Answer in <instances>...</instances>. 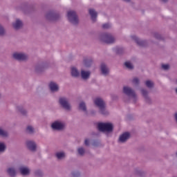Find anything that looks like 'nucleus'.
I'll return each instance as SVG.
<instances>
[{
  "label": "nucleus",
  "instance_id": "8",
  "mask_svg": "<svg viewBox=\"0 0 177 177\" xmlns=\"http://www.w3.org/2000/svg\"><path fill=\"white\" fill-rule=\"evenodd\" d=\"M59 17L60 15L59 12H55L53 11H50L46 15L47 20H57Z\"/></svg>",
  "mask_w": 177,
  "mask_h": 177
},
{
  "label": "nucleus",
  "instance_id": "21",
  "mask_svg": "<svg viewBox=\"0 0 177 177\" xmlns=\"http://www.w3.org/2000/svg\"><path fill=\"white\" fill-rule=\"evenodd\" d=\"M19 171L21 175H28V174H30V169L27 167H19Z\"/></svg>",
  "mask_w": 177,
  "mask_h": 177
},
{
  "label": "nucleus",
  "instance_id": "37",
  "mask_svg": "<svg viewBox=\"0 0 177 177\" xmlns=\"http://www.w3.org/2000/svg\"><path fill=\"white\" fill-rule=\"evenodd\" d=\"M133 84L135 85H139V79H138V77L133 79Z\"/></svg>",
  "mask_w": 177,
  "mask_h": 177
},
{
  "label": "nucleus",
  "instance_id": "23",
  "mask_svg": "<svg viewBox=\"0 0 177 177\" xmlns=\"http://www.w3.org/2000/svg\"><path fill=\"white\" fill-rule=\"evenodd\" d=\"M79 109L80 110H82L84 113H86V104H85V102H80L79 104Z\"/></svg>",
  "mask_w": 177,
  "mask_h": 177
},
{
  "label": "nucleus",
  "instance_id": "33",
  "mask_svg": "<svg viewBox=\"0 0 177 177\" xmlns=\"http://www.w3.org/2000/svg\"><path fill=\"white\" fill-rule=\"evenodd\" d=\"M26 131L28 133H34V128L32 126H28Z\"/></svg>",
  "mask_w": 177,
  "mask_h": 177
},
{
  "label": "nucleus",
  "instance_id": "12",
  "mask_svg": "<svg viewBox=\"0 0 177 177\" xmlns=\"http://www.w3.org/2000/svg\"><path fill=\"white\" fill-rule=\"evenodd\" d=\"M100 70L103 75H109V73H110V69H109V67L104 63L101 64Z\"/></svg>",
  "mask_w": 177,
  "mask_h": 177
},
{
  "label": "nucleus",
  "instance_id": "19",
  "mask_svg": "<svg viewBox=\"0 0 177 177\" xmlns=\"http://www.w3.org/2000/svg\"><path fill=\"white\" fill-rule=\"evenodd\" d=\"M81 77L82 80H88L91 77L90 71H85L84 70L81 71Z\"/></svg>",
  "mask_w": 177,
  "mask_h": 177
},
{
  "label": "nucleus",
  "instance_id": "36",
  "mask_svg": "<svg viewBox=\"0 0 177 177\" xmlns=\"http://www.w3.org/2000/svg\"><path fill=\"white\" fill-rule=\"evenodd\" d=\"M110 27H111L110 24H104L102 25V28H104V30H107V28H110Z\"/></svg>",
  "mask_w": 177,
  "mask_h": 177
},
{
  "label": "nucleus",
  "instance_id": "38",
  "mask_svg": "<svg viewBox=\"0 0 177 177\" xmlns=\"http://www.w3.org/2000/svg\"><path fill=\"white\" fill-rule=\"evenodd\" d=\"M154 37L156 38V39H162V37L158 33H155Z\"/></svg>",
  "mask_w": 177,
  "mask_h": 177
},
{
  "label": "nucleus",
  "instance_id": "25",
  "mask_svg": "<svg viewBox=\"0 0 177 177\" xmlns=\"http://www.w3.org/2000/svg\"><path fill=\"white\" fill-rule=\"evenodd\" d=\"M84 65L86 67H91L92 65V59H84Z\"/></svg>",
  "mask_w": 177,
  "mask_h": 177
},
{
  "label": "nucleus",
  "instance_id": "43",
  "mask_svg": "<svg viewBox=\"0 0 177 177\" xmlns=\"http://www.w3.org/2000/svg\"><path fill=\"white\" fill-rule=\"evenodd\" d=\"M124 2H131V0H123Z\"/></svg>",
  "mask_w": 177,
  "mask_h": 177
},
{
  "label": "nucleus",
  "instance_id": "44",
  "mask_svg": "<svg viewBox=\"0 0 177 177\" xmlns=\"http://www.w3.org/2000/svg\"><path fill=\"white\" fill-rule=\"evenodd\" d=\"M162 2H167V0H162Z\"/></svg>",
  "mask_w": 177,
  "mask_h": 177
},
{
  "label": "nucleus",
  "instance_id": "26",
  "mask_svg": "<svg viewBox=\"0 0 177 177\" xmlns=\"http://www.w3.org/2000/svg\"><path fill=\"white\" fill-rule=\"evenodd\" d=\"M0 136H3V138H6L8 136V131H4L2 128L0 127Z\"/></svg>",
  "mask_w": 177,
  "mask_h": 177
},
{
  "label": "nucleus",
  "instance_id": "42",
  "mask_svg": "<svg viewBox=\"0 0 177 177\" xmlns=\"http://www.w3.org/2000/svg\"><path fill=\"white\" fill-rule=\"evenodd\" d=\"M136 174H137V175H142V171H137Z\"/></svg>",
  "mask_w": 177,
  "mask_h": 177
},
{
  "label": "nucleus",
  "instance_id": "20",
  "mask_svg": "<svg viewBox=\"0 0 177 177\" xmlns=\"http://www.w3.org/2000/svg\"><path fill=\"white\" fill-rule=\"evenodd\" d=\"M7 173L11 177H15L16 176V169L13 167H10L7 169Z\"/></svg>",
  "mask_w": 177,
  "mask_h": 177
},
{
  "label": "nucleus",
  "instance_id": "4",
  "mask_svg": "<svg viewBox=\"0 0 177 177\" xmlns=\"http://www.w3.org/2000/svg\"><path fill=\"white\" fill-rule=\"evenodd\" d=\"M51 128L54 131H63L66 128V123L61 120H56L52 123Z\"/></svg>",
  "mask_w": 177,
  "mask_h": 177
},
{
  "label": "nucleus",
  "instance_id": "2",
  "mask_svg": "<svg viewBox=\"0 0 177 177\" xmlns=\"http://www.w3.org/2000/svg\"><path fill=\"white\" fill-rule=\"evenodd\" d=\"M100 40L104 44H114L115 38L110 33H102L100 35Z\"/></svg>",
  "mask_w": 177,
  "mask_h": 177
},
{
  "label": "nucleus",
  "instance_id": "31",
  "mask_svg": "<svg viewBox=\"0 0 177 177\" xmlns=\"http://www.w3.org/2000/svg\"><path fill=\"white\" fill-rule=\"evenodd\" d=\"M145 85L147 88H153V85H154V84L151 81L147 80L145 82Z\"/></svg>",
  "mask_w": 177,
  "mask_h": 177
},
{
  "label": "nucleus",
  "instance_id": "18",
  "mask_svg": "<svg viewBox=\"0 0 177 177\" xmlns=\"http://www.w3.org/2000/svg\"><path fill=\"white\" fill-rule=\"evenodd\" d=\"M15 30H20L23 26V22L20 19H17L16 21L12 24Z\"/></svg>",
  "mask_w": 177,
  "mask_h": 177
},
{
  "label": "nucleus",
  "instance_id": "10",
  "mask_svg": "<svg viewBox=\"0 0 177 177\" xmlns=\"http://www.w3.org/2000/svg\"><path fill=\"white\" fill-rule=\"evenodd\" d=\"M131 38L139 45V46H146V45H147V42L146 41L140 40V39L138 38L136 35L131 36Z\"/></svg>",
  "mask_w": 177,
  "mask_h": 177
},
{
  "label": "nucleus",
  "instance_id": "39",
  "mask_svg": "<svg viewBox=\"0 0 177 177\" xmlns=\"http://www.w3.org/2000/svg\"><path fill=\"white\" fill-rule=\"evenodd\" d=\"M162 68H163V70H169V64H162Z\"/></svg>",
  "mask_w": 177,
  "mask_h": 177
},
{
  "label": "nucleus",
  "instance_id": "34",
  "mask_svg": "<svg viewBox=\"0 0 177 177\" xmlns=\"http://www.w3.org/2000/svg\"><path fill=\"white\" fill-rule=\"evenodd\" d=\"M3 35H5V29L3 26L0 25V37H3Z\"/></svg>",
  "mask_w": 177,
  "mask_h": 177
},
{
  "label": "nucleus",
  "instance_id": "28",
  "mask_svg": "<svg viewBox=\"0 0 177 177\" xmlns=\"http://www.w3.org/2000/svg\"><path fill=\"white\" fill-rule=\"evenodd\" d=\"M6 150V145L3 142H0V153H3Z\"/></svg>",
  "mask_w": 177,
  "mask_h": 177
},
{
  "label": "nucleus",
  "instance_id": "6",
  "mask_svg": "<svg viewBox=\"0 0 177 177\" xmlns=\"http://www.w3.org/2000/svg\"><path fill=\"white\" fill-rule=\"evenodd\" d=\"M59 103L63 109L65 110H71V105L70 104V102H68V99L66 97H61L59 99Z\"/></svg>",
  "mask_w": 177,
  "mask_h": 177
},
{
  "label": "nucleus",
  "instance_id": "9",
  "mask_svg": "<svg viewBox=\"0 0 177 177\" xmlns=\"http://www.w3.org/2000/svg\"><path fill=\"white\" fill-rule=\"evenodd\" d=\"M13 57L16 60H19V61H24V60H27L28 59V56L26 55L25 53H15L13 54Z\"/></svg>",
  "mask_w": 177,
  "mask_h": 177
},
{
  "label": "nucleus",
  "instance_id": "17",
  "mask_svg": "<svg viewBox=\"0 0 177 177\" xmlns=\"http://www.w3.org/2000/svg\"><path fill=\"white\" fill-rule=\"evenodd\" d=\"M88 12L91 17V20L94 22L96 21V19L97 18V12L93 9H89Z\"/></svg>",
  "mask_w": 177,
  "mask_h": 177
},
{
  "label": "nucleus",
  "instance_id": "14",
  "mask_svg": "<svg viewBox=\"0 0 177 177\" xmlns=\"http://www.w3.org/2000/svg\"><path fill=\"white\" fill-rule=\"evenodd\" d=\"M141 93L143 97H145L147 103H151V100L149 97V92L147 91V90L141 89Z\"/></svg>",
  "mask_w": 177,
  "mask_h": 177
},
{
  "label": "nucleus",
  "instance_id": "5",
  "mask_svg": "<svg viewBox=\"0 0 177 177\" xmlns=\"http://www.w3.org/2000/svg\"><path fill=\"white\" fill-rule=\"evenodd\" d=\"M67 16L70 23L75 25L78 24V15L75 11H68Z\"/></svg>",
  "mask_w": 177,
  "mask_h": 177
},
{
  "label": "nucleus",
  "instance_id": "41",
  "mask_svg": "<svg viewBox=\"0 0 177 177\" xmlns=\"http://www.w3.org/2000/svg\"><path fill=\"white\" fill-rule=\"evenodd\" d=\"M84 145L85 146H89V139H86L84 140Z\"/></svg>",
  "mask_w": 177,
  "mask_h": 177
},
{
  "label": "nucleus",
  "instance_id": "35",
  "mask_svg": "<svg viewBox=\"0 0 177 177\" xmlns=\"http://www.w3.org/2000/svg\"><path fill=\"white\" fill-rule=\"evenodd\" d=\"M35 174L36 176H42L44 175V173H42V171L41 170H37L35 171Z\"/></svg>",
  "mask_w": 177,
  "mask_h": 177
},
{
  "label": "nucleus",
  "instance_id": "32",
  "mask_svg": "<svg viewBox=\"0 0 177 177\" xmlns=\"http://www.w3.org/2000/svg\"><path fill=\"white\" fill-rule=\"evenodd\" d=\"M77 152L80 156H84V154H85V149H84L83 147L78 148Z\"/></svg>",
  "mask_w": 177,
  "mask_h": 177
},
{
  "label": "nucleus",
  "instance_id": "27",
  "mask_svg": "<svg viewBox=\"0 0 177 177\" xmlns=\"http://www.w3.org/2000/svg\"><path fill=\"white\" fill-rule=\"evenodd\" d=\"M124 66L127 67V68H129V70H132L133 68V65L129 62H126L124 63Z\"/></svg>",
  "mask_w": 177,
  "mask_h": 177
},
{
  "label": "nucleus",
  "instance_id": "15",
  "mask_svg": "<svg viewBox=\"0 0 177 177\" xmlns=\"http://www.w3.org/2000/svg\"><path fill=\"white\" fill-rule=\"evenodd\" d=\"M71 74L74 78H78L81 73L79 72L78 69L75 67H72L71 69Z\"/></svg>",
  "mask_w": 177,
  "mask_h": 177
},
{
  "label": "nucleus",
  "instance_id": "40",
  "mask_svg": "<svg viewBox=\"0 0 177 177\" xmlns=\"http://www.w3.org/2000/svg\"><path fill=\"white\" fill-rule=\"evenodd\" d=\"M72 176L73 177H79L80 176V172H78V171H73L72 173Z\"/></svg>",
  "mask_w": 177,
  "mask_h": 177
},
{
  "label": "nucleus",
  "instance_id": "13",
  "mask_svg": "<svg viewBox=\"0 0 177 177\" xmlns=\"http://www.w3.org/2000/svg\"><path fill=\"white\" fill-rule=\"evenodd\" d=\"M26 146L28 149H29V150H30L31 151H35V150L37 149V145L34 141H27Z\"/></svg>",
  "mask_w": 177,
  "mask_h": 177
},
{
  "label": "nucleus",
  "instance_id": "29",
  "mask_svg": "<svg viewBox=\"0 0 177 177\" xmlns=\"http://www.w3.org/2000/svg\"><path fill=\"white\" fill-rule=\"evenodd\" d=\"M18 110L23 114V115H26V114H27V111H26L23 106H18Z\"/></svg>",
  "mask_w": 177,
  "mask_h": 177
},
{
  "label": "nucleus",
  "instance_id": "46",
  "mask_svg": "<svg viewBox=\"0 0 177 177\" xmlns=\"http://www.w3.org/2000/svg\"><path fill=\"white\" fill-rule=\"evenodd\" d=\"M176 93H177V88H176Z\"/></svg>",
  "mask_w": 177,
  "mask_h": 177
},
{
  "label": "nucleus",
  "instance_id": "30",
  "mask_svg": "<svg viewBox=\"0 0 177 177\" xmlns=\"http://www.w3.org/2000/svg\"><path fill=\"white\" fill-rule=\"evenodd\" d=\"M44 66L43 65H39V66H37L35 67V71L37 72V73H41V71H42L44 70Z\"/></svg>",
  "mask_w": 177,
  "mask_h": 177
},
{
  "label": "nucleus",
  "instance_id": "3",
  "mask_svg": "<svg viewBox=\"0 0 177 177\" xmlns=\"http://www.w3.org/2000/svg\"><path fill=\"white\" fill-rule=\"evenodd\" d=\"M97 128L100 132H113V124L111 123H98Z\"/></svg>",
  "mask_w": 177,
  "mask_h": 177
},
{
  "label": "nucleus",
  "instance_id": "45",
  "mask_svg": "<svg viewBox=\"0 0 177 177\" xmlns=\"http://www.w3.org/2000/svg\"><path fill=\"white\" fill-rule=\"evenodd\" d=\"M1 97H2V95L0 94V99H1Z\"/></svg>",
  "mask_w": 177,
  "mask_h": 177
},
{
  "label": "nucleus",
  "instance_id": "22",
  "mask_svg": "<svg viewBox=\"0 0 177 177\" xmlns=\"http://www.w3.org/2000/svg\"><path fill=\"white\" fill-rule=\"evenodd\" d=\"M113 50L117 55H122L124 53V48L122 47H115Z\"/></svg>",
  "mask_w": 177,
  "mask_h": 177
},
{
  "label": "nucleus",
  "instance_id": "24",
  "mask_svg": "<svg viewBox=\"0 0 177 177\" xmlns=\"http://www.w3.org/2000/svg\"><path fill=\"white\" fill-rule=\"evenodd\" d=\"M55 156L58 160H63L66 157V153L64 152H57Z\"/></svg>",
  "mask_w": 177,
  "mask_h": 177
},
{
  "label": "nucleus",
  "instance_id": "11",
  "mask_svg": "<svg viewBox=\"0 0 177 177\" xmlns=\"http://www.w3.org/2000/svg\"><path fill=\"white\" fill-rule=\"evenodd\" d=\"M129 138H131V134L129 132H125L120 136L119 142L121 143H125Z\"/></svg>",
  "mask_w": 177,
  "mask_h": 177
},
{
  "label": "nucleus",
  "instance_id": "16",
  "mask_svg": "<svg viewBox=\"0 0 177 177\" xmlns=\"http://www.w3.org/2000/svg\"><path fill=\"white\" fill-rule=\"evenodd\" d=\"M49 88L51 92H57L59 91V86L53 82H50Z\"/></svg>",
  "mask_w": 177,
  "mask_h": 177
},
{
  "label": "nucleus",
  "instance_id": "1",
  "mask_svg": "<svg viewBox=\"0 0 177 177\" xmlns=\"http://www.w3.org/2000/svg\"><path fill=\"white\" fill-rule=\"evenodd\" d=\"M94 103L98 107L100 114H102V115H109V111L106 109V103L103 99L97 97L94 100Z\"/></svg>",
  "mask_w": 177,
  "mask_h": 177
},
{
  "label": "nucleus",
  "instance_id": "7",
  "mask_svg": "<svg viewBox=\"0 0 177 177\" xmlns=\"http://www.w3.org/2000/svg\"><path fill=\"white\" fill-rule=\"evenodd\" d=\"M123 93L127 95V96H129V97H133L134 100H136V93H135V91L128 86L123 87Z\"/></svg>",
  "mask_w": 177,
  "mask_h": 177
}]
</instances>
